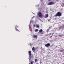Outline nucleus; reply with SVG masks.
<instances>
[{
  "mask_svg": "<svg viewBox=\"0 0 64 64\" xmlns=\"http://www.w3.org/2000/svg\"><path fill=\"white\" fill-rule=\"evenodd\" d=\"M31 45H32V44H30V46H31Z\"/></svg>",
  "mask_w": 64,
  "mask_h": 64,
  "instance_id": "24",
  "label": "nucleus"
},
{
  "mask_svg": "<svg viewBox=\"0 0 64 64\" xmlns=\"http://www.w3.org/2000/svg\"><path fill=\"white\" fill-rule=\"evenodd\" d=\"M43 32V30H42V29H41L40 30L39 32L41 34H43V33H42V32Z\"/></svg>",
  "mask_w": 64,
  "mask_h": 64,
  "instance_id": "7",
  "label": "nucleus"
},
{
  "mask_svg": "<svg viewBox=\"0 0 64 64\" xmlns=\"http://www.w3.org/2000/svg\"><path fill=\"white\" fill-rule=\"evenodd\" d=\"M32 22H34L33 20H32Z\"/></svg>",
  "mask_w": 64,
  "mask_h": 64,
  "instance_id": "27",
  "label": "nucleus"
},
{
  "mask_svg": "<svg viewBox=\"0 0 64 64\" xmlns=\"http://www.w3.org/2000/svg\"><path fill=\"white\" fill-rule=\"evenodd\" d=\"M28 54L29 58V59L30 60H30H32L33 58H34V56L33 54H31V51H29L28 52Z\"/></svg>",
  "mask_w": 64,
  "mask_h": 64,
  "instance_id": "1",
  "label": "nucleus"
},
{
  "mask_svg": "<svg viewBox=\"0 0 64 64\" xmlns=\"http://www.w3.org/2000/svg\"><path fill=\"white\" fill-rule=\"evenodd\" d=\"M61 6L62 7H64V3H63L61 5Z\"/></svg>",
  "mask_w": 64,
  "mask_h": 64,
  "instance_id": "13",
  "label": "nucleus"
},
{
  "mask_svg": "<svg viewBox=\"0 0 64 64\" xmlns=\"http://www.w3.org/2000/svg\"><path fill=\"white\" fill-rule=\"evenodd\" d=\"M33 27H35V25H34L33 26Z\"/></svg>",
  "mask_w": 64,
  "mask_h": 64,
  "instance_id": "22",
  "label": "nucleus"
},
{
  "mask_svg": "<svg viewBox=\"0 0 64 64\" xmlns=\"http://www.w3.org/2000/svg\"><path fill=\"white\" fill-rule=\"evenodd\" d=\"M33 13V14H34V13Z\"/></svg>",
  "mask_w": 64,
  "mask_h": 64,
  "instance_id": "31",
  "label": "nucleus"
},
{
  "mask_svg": "<svg viewBox=\"0 0 64 64\" xmlns=\"http://www.w3.org/2000/svg\"><path fill=\"white\" fill-rule=\"evenodd\" d=\"M51 0H48V1H51Z\"/></svg>",
  "mask_w": 64,
  "mask_h": 64,
  "instance_id": "20",
  "label": "nucleus"
},
{
  "mask_svg": "<svg viewBox=\"0 0 64 64\" xmlns=\"http://www.w3.org/2000/svg\"><path fill=\"white\" fill-rule=\"evenodd\" d=\"M58 36L60 37H62V36H63V35H58Z\"/></svg>",
  "mask_w": 64,
  "mask_h": 64,
  "instance_id": "16",
  "label": "nucleus"
},
{
  "mask_svg": "<svg viewBox=\"0 0 64 64\" xmlns=\"http://www.w3.org/2000/svg\"><path fill=\"white\" fill-rule=\"evenodd\" d=\"M38 30L37 29H36L35 30V31L36 32H38Z\"/></svg>",
  "mask_w": 64,
  "mask_h": 64,
  "instance_id": "14",
  "label": "nucleus"
},
{
  "mask_svg": "<svg viewBox=\"0 0 64 64\" xmlns=\"http://www.w3.org/2000/svg\"><path fill=\"white\" fill-rule=\"evenodd\" d=\"M31 20H30V25H29V28H30V24H31Z\"/></svg>",
  "mask_w": 64,
  "mask_h": 64,
  "instance_id": "15",
  "label": "nucleus"
},
{
  "mask_svg": "<svg viewBox=\"0 0 64 64\" xmlns=\"http://www.w3.org/2000/svg\"><path fill=\"white\" fill-rule=\"evenodd\" d=\"M36 28H39L40 27L39 25L38 24H36Z\"/></svg>",
  "mask_w": 64,
  "mask_h": 64,
  "instance_id": "10",
  "label": "nucleus"
},
{
  "mask_svg": "<svg viewBox=\"0 0 64 64\" xmlns=\"http://www.w3.org/2000/svg\"><path fill=\"white\" fill-rule=\"evenodd\" d=\"M63 50H60V52H63Z\"/></svg>",
  "mask_w": 64,
  "mask_h": 64,
  "instance_id": "17",
  "label": "nucleus"
},
{
  "mask_svg": "<svg viewBox=\"0 0 64 64\" xmlns=\"http://www.w3.org/2000/svg\"><path fill=\"white\" fill-rule=\"evenodd\" d=\"M31 64H33V62H31Z\"/></svg>",
  "mask_w": 64,
  "mask_h": 64,
  "instance_id": "19",
  "label": "nucleus"
},
{
  "mask_svg": "<svg viewBox=\"0 0 64 64\" xmlns=\"http://www.w3.org/2000/svg\"><path fill=\"white\" fill-rule=\"evenodd\" d=\"M34 17H35V16H34L32 17V18H34Z\"/></svg>",
  "mask_w": 64,
  "mask_h": 64,
  "instance_id": "23",
  "label": "nucleus"
},
{
  "mask_svg": "<svg viewBox=\"0 0 64 64\" xmlns=\"http://www.w3.org/2000/svg\"><path fill=\"white\" fill-rule=\"evenodd\" d=\"M45 47H49L50 46V43H48L46 44H45Z\"/></svg>",
  "mask_w": 64,
  "mask_h": 64,
  "instance_id": "5",
  "label": "nucleus"
},
{
  "mask_svg": "<svg viewBox=\"0 0 64 64\" xmlns=\"http://www.w3.org/2000/svg\"><path fill=\"white\" fill-rule=\"evenodd\" d=\"M29 64H30V63Z\"/></svg>",
  "mask_w": 64,
  "mask_h": 64,
  "instance_id": "30",
  "label": "nucleus"
},
{
  "mask_svg": "<svg viewBox=\"0 0 64 64\" xmlns=\"http://www.w3.org/2000/svg\"><path fill=\"white\" fill-rule=\"evenodd\" d=\"M35 62H36L38 61V60H37V59H36L35 60Z\"/></svg>",
  "mask_w": 64,
  "mask_h": 64,
  "instance_id": "12",
  "label": "nucleus"
},
{
  "mask_svg": "<svg viewBox=\"0 0 64 64\" xmlns=\"http://www.w3.org/2000/svg\"><path fill=\"white\" fill-rule=\"evenodd\" d=\"M40 21H41L42 22H43V21L42 20H40Z\"/></svg>",
  "mask_w": 64,
  "mask_h": 64,
  "instance_id": "26",
  "label": "nucleus"
},
{
  "mask_svg": "<svg viewBox=\"0 0 64 64\" xmlns=\"http://www.w3.org/2000/svg\"><path fill=\"white\" fill-rule=\"evenodd\" d=\"M62 15V14L60 12H58L55 15V16L56 17H57V16H58V17H60Z\"/></svg>",
  "mask_w": 64,
  "mask_h": 64,
  "instance_id": "3",
  "label": "nucleus"
},
{
  "mask_svg": "<svg viewBox=\"0 0 64 64\" xmlns=\"http://www.w3.org/2000/svg\"><path fill=\"white\" fill-rule=\"evenodd\" d=\"M57 1V2H58L59 1V0H56Z\"/></svg>",
  "mask_w": 64,
  "mask_h": 64,
  "instance_id": "25",
  "label": "nucleus"
},
{
  "mask_svg": "<svg viewBox=\"0 0 64 64\" xmlns=\"http://www.w3.org/2000/svg\"><path fill=\"white\" fill-rule=\"evenodd\" d=\"M40 1H41V0H40Z\"/></svg>",
  "mask_w": 64,
  "mask_h": 64,
  "instance_id": "32",
  "label": "nucleus"
},
{
  "mask_svg": "<svg viewBox=\"0 0 64 64\" xmlns=\"http://www.w3.org/2000/svg\"><path fill=\"white\" fill-rule=\"evenodd\" d=\"M33 18H32V19H33Z\"/></svg>",
  "mask_w": 64,
  "mask_h": 64,
  "instance_id": "29",
  "label": "nucleus"
},
{
  "mask_svg": "<svg viewBox=\"0 0 64 64\" xmlns=\"http://www.w3.org/2000/svg\"><path fill=\"white\" fill-rule=\"evenodd\" d=\"M33 37L34 38H37V35H34L33 36Z\"/></svg>",
  "mask_w": 64,
  "mask_h": 64,
  "instance_id": "8",
  "label": "nucleus"
},
{
  "mask_svg": "<svg viewBox=\"0 0 64 64\" xmlns=\"http://www.w3.org/2000/svg\"><path fill=\"white\" fill-rule=\"evenodd\" d=\"M38 16L40 18H42V17H43V14L41 12H38Z\"/></svg>",
  "mask_w": 64,
  "mask_h": 64,
  "instance_id": "2",
  "label": "nucleus"
},
{
  "mask_svg": "<svg viewBox=\"0 0 64 64\" xmlns=\"http://www.w3.org/2000/svg\"><path fill=\"white\" fill-rule=\"evenodd\" d=\"M18 27V26H15V28H16V31H19V30L16 28H17V27Z\"/></svg>",
  "mask_w": 64,
  "mask_h": 64,
  "instance_id": "9",
  "label": "nucleus"
},
{
  "mask_svg": "<svg viewBox=\"0 0 64 64\" xmlns=\"http://www.w3.org/2000/svg\"><path fill=\"white\" fill-rule=\"evenodd\" d=\"M32 50L34 52V53H35V51H36L35 48L34 47H33L32 48Z\"/></svg>",
  "mask_w": 64,
  "mask_h": 64,
  "instance_id": "6",
  "label": "nucleus"
},
{
  "mask_svg": "<svg viewBox=\"0 0 64 64\" xmlns=\"http://www.w3.org/2000/svg\"><path fill=\"white\" fill-rule=\"evenodd\" d=\"M39 6L38 5H37L36 6V7H39Z\"/></svg>",
  "mask_w": 64,
  "mask_h": 64,
  "instance_id": "18",
  "label": "nucleus"
},
{
  "mask_svg": "<svg viewBox=\"0 0 64 64\" xmlns=\"http://www.w3.org/2000/svg\"><path fill=\"white\" fill-rule=\"evenodd\" d=\"M54 34H54V33H52V35H53Z\"/></svg>",
  "mask_w": 64,
  "mask_h": 64,
  "instance_id": "21",
  "label": "nucleus"
},
{
  "mask_svg": "<svg viewBox=\"0 0 64 64\" xmlns=\"http://www.w3.org/2000/svg\"><path fill=\"white\" fill-rule=\"evenodd\" d=\"M55 4L54 2H50L48 3V5H54Z\"/></svg>",
  "mask_w": 64,
  "mask_h": 64,
  "instance_id": "4",
  "label": "nucleus"
},
{
  "mask_svg": "<svg viewBox=\"0 0 64 64\" xmlns=\"http://www.w3.org/2000/svg\"><path fill=\"white\" fill-rule=\"evenodd\" d=\"M50 37H51V38H52V36H50Z\"/></svg>",
  "mask_w": 64,
  "mask_h": 64,
  "instance_id": "28",
  "label": "nucleus"
},
{
  "mask_svg": "<svg viewBox=\"0 0 64 64\" xmlns=\"http://www.w3.org/2000/svg\"><path fill=\"white\" fill-rule=\"evenodd\" d=\"M48 17V14H46V16H44L45 18H47Z\"/></svg>",
  "mask_w": 64,
  "mask_h": 64,
  "instance_id": "11",
  "label": "nucleus"
}]
</instances>
